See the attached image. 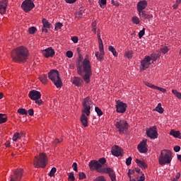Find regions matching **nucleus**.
<instances>
[{"label": "nucleus", "instance_id": "nucleus-1", "mask_svg": "<svg viewBox=\"0 0 181 181\" xmlns=\"http://www.w3.org/2000/svg\"><path fill=\"white\" fill-rule=\"evenodd\" d=\"M76 70L78 74L81 76L85 83L88 84V83H90V78H91V76H93L91 62H90V60L85 58L84 60L79 62L76 65Z\"/></svg>", "mask_w": 181, "mask_h": 181}, {"label": "nucleus", "instance_id": "nucleus-2", "mask_svg": "<svg viewBox=\"0 0 181 181\" xmlns=\"http://www.w3.org/2000/svg\"><path fill=\"white\" fill-rule=\"evenodd\" d=\"M11 59L16 63H25L29 59V50L25 47H18L11 52Z\"/></svg>", "mask_w": 181, "mask_h": 181}, {"label": "nucleus", "instance_id": "nucleus-3", "mask_svg": "<svg viewBox=\"0 0 181 181\" xmlns=\"http://www.w3.org/2000/svg\"><path fill=\"white\" fill-rule=\"evenodd\" d=\"M172 162V151L170 150H162L158 158L159 165H169Z\"/></svg>", "mask_w": 181, "mask_h": 181}, {"label": "nucleus", "instance_id": "nucleus-4", "mask_svg": "<svg viewBox=\"0 0 181 181\" xmlns=\"http://www.w3.org/2000/svg\"><path fill=\"white\" fill-rule=\"evenodd\" d=\"M48 77L52 81V83H54L57 88H62V87H63V82H62V78H60L59 71L56 69H52L48 73Z\"/></svg>", "mask_w": 181, "mask_h": 181}, {"label": "nucleus", "instance_id": "nucleus-5", "mask_svg": "<svg viewBox=\"0 0 181 181\" xmlns=\"http://www.w3.org/2000/svg\"><path fill=\"white\" fill-rule=\"evenodd\" d=\"M47 165V156L45 153H40L38 156H35L33 160V165L35 168H46Z\"/></svg>", "mask_w": 181, "mask_h": 181}, {"label": "nucleus", "instance_id": "nucleus-6", "mask_svg": "<svg viewBox=\"0 0 181 181\" xmlns=\"http://www.w3.org/2000/svg\"><path fill=\"white\" fill-rule=\"evenodd\" d=\"M115 126L120 135L125 134L128 130V122L125 119H116L115 120Z\"/></svg>", "mask_w": 181, "mask_h": 181}, {"label": "nucleus", "instance_id": "nucleus-7", "mask_svg": "<svg viewBox=\"0 0 181 181\" xmlns=\"http://www.w3.org/2000/svg\"><path fill=\"white\" fill-rule=\"evenodd\" d=\"M82 105V113L86 114V117H90V111L93 108V100L89 97L85 98Z\"/></svg>", "mask_w": 181, "mask_h": 181}, {"label": "nucleus", "instance_id": "nucleus-8", "mask_svg": "<svg viewBox=\"0 0 181 181\" xmlns=\"http://www.w3.org/2000/svg\"><path fill=\"white\" fill-rule=\"evenodd\" d=\"M89 168L90 170H95L99 173H103V172H104V169H105V167L103 166V165L98 163V160H92L89 163Z\"/></svg>", "mask_w": 181, "mask_h": 181}, {"label": "nucleus", "instance_id": "nucleus-9", "mask_svg": "<svg viewBox=\"0 0 181 181\" xmlns=\"http://www.w3.org/2000/svg\"><path fill=\"white\" fill-rule=\"evenodd\" d=\"M21 8L24 12H30V10L35 8V4L32 0H25L21 4Z\"/></svg>", "mask_w": 181, "mask_h": 181}, {"label": "nucleus", "instance_id": "nucleus-10", "mask_svg": "<svg viewBox=\"0 0 181 181\" xmlns=\"http://www.w3.org/2000/svg\"><path fill=\"white\" fill-rule=\"evenodd\" d=\"M23 176V170L19 168L13 171V175H11L10 181H21Z\"/></svg>", "mask_w": 181, "mask_h": 181}, {"label": "nucleus", "instance_id": "nucleus-11", "mask_svg": "<svg viewBox=\"0 0 181 181\" xmlns=\"http://www.w3.org/2000/svg\"><path fill=\"white\" fill-rule=\"evenodd\" d=\"M127 103H124L122 101L117 100L116 102V111L119 114H124L127 111Z\"/></svg>", "mask_w": 181, "mask_h": 181}, {"label": "nucleus", "instance_id": "nucleus-12", "mask_svg": "<svg viewBox=\"0 0 181 181\" xmlns=\"http://www.w3.org/2000/svg\"><path fill=\"white\" fill-rule=\"evenodd\" d=\"M146 135L151 139H156L158 138V131H156V127L153 126L148 129H146Z\"/></svg>", "mask_w": 181, "mask_h": 181}, {"label": "nucleus", "instance_id": "nucleus-13", "mask_svg": "<svg viewBox=\"0 0 181 181\" xmlns=\"http://www.w3.org/2000/svg\"><path fill=\"white\" fill-rule=\"evenodd\" d=\"M103 173H108L112 181H117V175L111 168L105 167Z\"/></svg>", "mask_w": 181, "mask_h": 181}, {"label": "nucleus", "instance_id": "nucleus-14", "mask_svg": "<svg viewBox=\"0 0 181 181\" xmlns=\"http://www.w3.org/2000/svg\"><path fill=\"white\" fill-rule=\"evenodd\" d=\"M28 96L30 100H33L35 101V100H40L42 97V93L36 90H33L30 91Z\"/></svg>", "mask_w": 181, "mask_h": 181}, {"label": "nucleus", "instance_id": "nucleus-15", "mask_svg": "<svg viewBox=\"0 0 181 181\" xmlns=\"http://www.w3.org/2000/svg\"><path fill=\"white\" fill-rule=\"evenodd\" d=\"M149 62H151V57L149 56L146 57L143 60H141V71L146 70V69H148V67L151 66V63H149Z\"/></svg>", "mask_w": 181, "mask_h": 181}, {"label": "nucleus", "instance_id": "nucleus-16", "mask_svg": "<svg viewBox=\"0 0 181 181\" xmlns=\"http://www.w3.org/2000/svg\"><path fill=\"white\" fill-rule=\"evenodd\" d=\"M44 57L48 59V57H53L54 56V49L52 47H48L45 49L41 50Z\"/></svg>", "mask_w": 181, "mask_h": 181}, {"label": "nucleus", "instance_id": "nucleus-17", "mask_svg": "<svg viewBox=\"0 0 181 181\" xmlns=\"http://www.w3.org/2000/svg\"><path fill=\"white\" fill-rule=\"evenodd\" d=\"M99 50L100 52L95 53V57L97 60L103 62V60H104V54H105L104 52V45H99Z\"/></svg>", "mask_w": 181, "mask_h": 181}, {"label": "nucleus", "instance_id": "nucleus-18", "mask_svg": "<svg viewBox=\"0 0 181 181\" xmlns=\"http://www.w3.org/2000/svg\"><path fill=\"white\" fill-rule=\"evenodd\" d=\"M139 12V16L140 19H148V21H151L152 18H153V16L148 12L146 11L143 10L141 11H138Z\"/></svg>", "mask_w": 181, "mask_h": 181}, {"label": "nucleus", "instance_id": "nucleus-19", "mask_svg": "<svg viewBox=\"0 0 181 181\" xmlns=\"http://www.w3.org/2000/svg\"><path fill=\"white\" fill-rule=\"evenodd\" d=\"M138 151L140 153H146L148 148H146V140H143L137 147Z\"/></svg>", "mask_w": 181, "mask_h": 181}, {"label": "nucleus", "instance_id": "nucleus-20", "mask_svg": "<svg viewBox=\"0 0 181 181\" xmlns=\"http://www.w3.org/2000/svg\"><path fill=\"white\" fill-rule=\"evenodd\" d=\"M123 150L118 146L112 148L111 153L114 156H122Z\"/></svg>", "mask_w": 181, "mask_h": 181}, {"label": "nucleus", "instance_id": "nucleus-21", "mask_svg": "<svg viewBox=\"0 0 181 181\" xmlns=\"http://www.w3.org/2000/svg\"><path fill=\"white\" fill-rule=\"evenodd\" d=\"M146 6H148V1L146 0L139 1L137 4V12L145 11Z\"/></svg>", "mask_w": 181, "mask_h": 181}, {"label": "nucleus", "instance_id": "nucleus-22", "mask_svg": "<svg viewBox=\"0 0 181 181\" xmlns=\"http://www.w3.org/2000/svg\"><path fill=\"white\" fill-rule=\"evenodd\" d=\"M8 1L6 0H0V13L2 15L6 12Z\"/></svg>", "mask_w": 181, "mask_h": 181}, {"label": "nucleus", "instance_id": "nucleus-23", "mask_svg": "<svg viewBox=\"0 0 181 181\" xmlns=\"http://www.w3.org/2000/svg\"><path fill=\"white\" fill-rule=\"evenodd\" d=\"M80 121L83 127H88V117L86 116V113L81 114Z\"/></svg>", "mask_w": 181, "mask_h": 181}, {"label": "nucleus", "instance_id": "nucleus-24", "mask_svg": "<svg viewBox=\"0 0 181 181\" xmlns=\"http://www.w3.org/2000/svg\"><path fill=\"white\" fill-rule=\"evenodd\" d=\"M72 83L76 86V87H81L83 84V80L78 77H74Z\"/></svg>", "mask_w": 181, "mask_h": 181}, {"label": "nucleus", "instance_id": "nucleus-25", "mask_svg": "<svg viewBox=\"0 0 181 181\" xmlns=\"http://www.w3.org/2000/svg\"><path fill=\"white\" fill-rule=\"evenodd\" d=\"M135 162L141 169H146V168H148V165H146L145 162L140 160L139 159H136Z\"/></svg>", "mask_w": 181, "mask_h": 181}, {"label": "nucleus", "instance_id": "nucleus-26", "mask_svg": "<svg viewBox=\"0 0 181 181\" xmlns=\"http://www.w3.org/2000/svg\"><path fill=\"white\" fill-rule=\"evenodd\" d=\"M170 135H172L173 136H174V138H179L180 139H181L180 131H175L174 129H172L170 132Z\"/></svg>", "mask_w": 181, "mask_h": 181}, {"label": "nucleus", "instance_id": "nucleus-27", "mask_svg": "<svg viewBox=\"0 0 181 181\" xmlns=\"http://www.w3.org/2000/svg\"><path fill=\"white\" fill-rule=\"evenodd\" d=\"M42 22L43 24L42 28H47V29H50V28H52V24H50L46 18H42Z\"/></svg>", "mask_w": 181, "mask_h": 181}, {"label": "nucleus", "instance_id": "nucleus-28", "mask_svg": "<svg viewBox=\"0 0 181 181\" xmlns=\"http://www.w3.org/2000/svg\"><path fill=\"white\" fill-rule=\"evenodd\" d=\"M39 80H40L41 83H42V84H46L47 83V75H41L39 77Z\"/></svg>", "mask_w": 181, "mask_h": 181}, {"label": "nucleus", "instance_id": "nucleus-29", "mask_svg": "<svg viewBox=\"0 0 181 181\" xmlns=\"http://www.w3.org/2000/svg\"><path fill=\"white\" fill-rule=\"evenodd\" d=\"M6 121H8V117L5 115L0 113V124H5Z\"/></svg>", "mask_w": 181, "mask_h": 181}, {"label": "nucleus", "instance_id": "nucleus-30", "mask_svg": "<svg viewBox=\"0 0 181 181\" xmlns=\"http://www.w3.org/2000/svg\"><path fill=\"white\" fill-rule=\"evenodd\" d=\"M156 111L159 112L160 114H163V107H162V104L158 103L157 107H156Z\"/></svg>", "mask_w": 181, "mask_h": 181}, {"label": "nucleus", "instance_id": "nucleus-31", "mask_svg": "<svg viewBox=\"0 0 181 181\" xmlns=\"http://www.w3.org/2000/svg\"><path fill=\"white\" fill-rule=\"evenodd\" d=\"M98 43L99 46H104L103 44V40H101V30H98Z\"/></svg>", "mask_w": 181, "mask_h": 181}, {"label": "nucleus", "instance_id": "nucleus-32", "mask_svg": "<svg viewBox=\"0 0 181 181\" xmlns=\"http://www.w3.org/2000/svg\"><path fill=\"white\" fill-rule=\"evenodd\" d=\"M172 93H173V94H174V95H175V97H177V98H178L179 100H181V93L180 92L177 91V90H176V89H173Z\"/></svg>", "mask_w": 181, "mask_h": 181}, {"label": "nucleus", "instance_id": "nucleus-33", "mask_svg": "<svg viewBox=\"0 0 181 181\" xmlns=\"http://www.w3.org/2000/svg\"><path fill=\"white\" fill-rule=\"evenodd\" d=\"M108 50L112 52V54L113 56H115V57H117V56H118V53L117 52V50H115V48H114V47L111 45L109 46Z\"/></svg>", "mask_w": 181, "mask_h": 181}, {"label": "nucleus", "instance_id": "nucleus-34", "mask_svg": "<svg viewBox=\"0 0 181 181\" xmlns=\"http://www.w3.org/2000/svg\"><path fill=\"white\" fill-rule=\"evenodd\" d=\"M151 60H153V62H156L159 57H160V55L159 54H152L151 55Z\"/></svg>", "mask_w": 181, "mask_h": 181}, {"label": "nucleus", "instance_id": "nucleus-35", "mask_svg": "<svg viewBox=\"0 0 181 181\" xmlns=\"http://www.w3.org/2000/svg\"><path fill=\"white\" fill-rule=\"evenodd\" d=\"M18 114L21 115H28V111H26L24 108H20L18 110Z\"/></svg>", "mask_w": 181, "mask_h": 181}, {"label": "nucleus", "instance_id": "nucleus-36", "mask_svg": "<svg viewBox=\"0 0 181 181\" xmlns=\"http://www.w3.org/2000/svg\"><path fill=\"white\" fill-rule=\"evenodd\" d=\"M98 4L100 8H105L107 5V0H98Z\"/></svg>", "mask_w": 181, "mask_h": 181}, {"label": "nucleus", "instance_id": "nucleus-37", "mask_svg": "<svg viewBox=\"0 0 181 181\" xmlns=\"http://www.w3.org/2000/svg\"><path fill=\"white\" fill-rule=\"evenodd\" d=\"M18 139H21V134L19 133H15L13 136V141L14 142H16Z\"/></svg>", "mask_w": 181, "mask_h": 181}, {"label": "nucleus", "instance_id": "nucleus-38", "mask_svg": "<svg viewBox=\"0 0 181 181\" xmlns=\"http://www.w3.org/2000/svg\"><path fill=\"white\" fill-rule=\"evenodd\" d=\"M133 23H135V25H139L140 21L139 18L137 16H134L132 19Z\"/></svg>", "mask_w": 181, "mask_h": 181}, {"label": "nucleus", "instance_id": "nucleus-39", "mask_svg": "<svg viewBox=\"0 0 181 181\" xmlns=\"http://www.w3.org/2000/svg\"><path fill=\"white\" fill-rule=\"evenodd\" d=\"M36 30L37 29L35 28V27H31L28 29L30 35H35V33H36Z\"/></svg>", "mask_w": 181, "mask_h": 181}, {"label": "nucleus", "instance_id": "nucleus-40", "mask_svg": "<svg viewBox=\"0 0 181 181\" xmlns=\"http://www.w3.org/2000/svg\"><path fill=\"white\" fill-rule=\"evenodd\" d=\"M57 170V169H56V168H52L49 173V176H50V177H53V176H54V173H56V171Z\"/></svg>", "mask_w": 181, "mask_h": 181}, {"label": "nucleus", "instance_id": "nucleus-41", "mask_svg": "<svg viewBox=\"0 0 181 181\" xmlns=\"http://www.w3.org/2000/svg\"><path fill=\"white\" fill-rule=\"evenodd\" d=\"M95 111L98 117H101V115H103V111H101V109H100L98 107H95Z\"/></svg>", "mask_w": 181, "mask_h": 181}, {"label": "nucleus", "instance_id": "nucleus-42", "mask_svg": "<svg viewBox=\"0 0 181 181\" xmlns=\"http://www.w3.org/2000/svg\"><path fill=\"white\" fill-rule=\"evenodd\" d=\"M98 163H100V165H105V163H107V160L105 159V158H100L98 160Z\"/></svg>", "mask_w": 181, "mask_h": 181}, {"label": "nucleus", "instance_id": "nucleus-43", "mask_svg": "<svg viewBox=\"0 0 181 181\" xmlns=\"http://www.w3.org/2000/svg\"><path fill=\"white\" fill-rule=\"evenodd\" d=\"M161 53H163V54H166L169 52V48L168 47H162L160 48Z\"/></svg>", "mask_w": 181, "mask_h": 181}, {"label": "nucleus", "instance_id": "nucleus-44", "mask_svg": "<svg viewBox=\"0 0 181 181\" xmlns=\"http://www.w3.org/2000/svg\"><path fill=\"white\" fill-rule=\"evenodd\" d=\"M63 27V24L62 23H57L55 24V30H59Z\"/></svg>", "mask_w": 181, "mask_h": 181}, {"label": "nucleus", "instance_id": "nucleus-45", "mask_svg": "<svg viewBox=\"0 0 181 181\" xmlns=\"http://www.w3.org/2000/svg\"><path fill=\"white\" fill-rule=\"evenodd\" d=\"M144 35H145V28H143L139 33V39H142L144 37Z\"/></svg>", "mask_w": 181, "mask_h": 181}, {"label": "nucleus", "instance_id": "nucleus-46", "mask_svg": "<svg viewBox=\"0 0 181 181\" xmlns=\"http://www.w3.org/2000/svg\"><path fill=\"white\" fill-rule=\"evenodd\" d=\"M145 86H147V87H150V88H156V86L153 85L152 83L149 82H144Z\"/></svg>", "mask_w": 181, "mask_h": 181}, {"label": "nucleus", "instance_id": "nucleus-47", "mask_svg": "<svg viewBox=\"0 0 181 181\" xmlns=\"http://www.w3.org/2000/svg\"><path fill=\"white\" fill-rule=\"evenodd\" d=\"M68 180L69 181H74V180H76V178L74 177V175L73 174V173H71L69 174Z\"/></svg>", "mask_w": 181, "mask_h": 181}, {"label": "nucleus", "instance_id": "nucleus-48", "mask_svg": "<svg viewBox=\"0 0 181 181\" xmlns=\"http://www.w3.org/2000/svg\"><path fill=\"white\" fill-rule=\"evenodd\" d=\"M132 162V157L130 156L126 159V165L127 166H129V165H131Z\"/></svg>", "mask_w": 181, "mask_h": 181}, {"label": "nucleus", "instance_id": "nucleus-49", "mask_svg": "<svg viewBox=\"0 0 181 181\" xmlns=\"http://www.w3.org/2000/svg\"><path fill=\"white\" fill-rule=\"evenodd\" d=\"M78 176H79L80 180H83V179H86V174L84 173H79Z\"/></svg>", "mask_w": 181, "mask_h": 181}, {"label": "nucleus", "instance_id": "nucleus-50", "mask_svg": "<svg viewBox=\"0 0 181 181\" xmlns=\"http://www.w3.org/2000/svg\"><path fill=\"white\" fill-rule=\"evenodd\" d=\"M66 57H68L69 59H71V57H73V52L67 51L66 52Z\"/></svg>", "mask_w": 181, "mask_h": 181}, {"label": "nucleus", "instance_id": "nucleus-51", "mask_svg": "<svg viewBox=\"0 0 181 181\" xmlns=\"http://www.w3.org/2000/svg\"><path fill=\"white\" fill-rule=\"evenodd\" d=\"M125 56L127 57L128 59L132 58V52L131 51H129L125 53Z\"/></svg>", "mask_w": 181, "mask_h": 181}, {"label": "nucleus", "instance_id": "nucleus-52", "mask_svg": "<svg viewBox=\"0 0 181 181\" xmlns=\"http://www.w3.org/2000/svg\"><path fill=\"white\" fill-rule=\"evenodd\" d=\"M155 89L158 90L159 91H161V93H165L166 91V89L158 87V86H156Z\"/></svg>", "mask_w": 181, "mask_h": 181}, {"label": "nucleus", "instance_id": "nucleus-53", "mask_svg": "<svg viewBox=\"0 0 181 181\" xmlns=\"http://www.w3.org/2000/svg\"><path fill=\"white\" fill-rule=\"evenodd\" d=\"M72 42H74V43H78V37H72L71 38Z\"/></svg>", "mask_w": 181, "mask_h": 181}, {"label": "nucleus", "instance_id": "nucleus-54", "mask_svg": "<svg viewBox=\"0 0 181 181\" xmlns=\"http://www.w3.org/2000/svg\"><path fill=\"white\" fill-rule=\"evenodd\" d=\"M35 104H37L38 105H42L43 104V100H35Z\"/></svg>", "mask_w": 181, "mask_h": 181}, {"label": "nucleus", "instance_id": "nucleus-55", "mask_svg": "<svg viewBox=\"0 0 181 181\" xmlns=\"http://www.w3.org/2000/svg\"><path fill=\"white\" fill-rule=\"evenodd\" d=\"M72 168L75 172H77V163H74L72 165Z\"/></svg>", "mask_w": 181, "mask_h": 181}, {"label": "nucleus", "instance_id": "nucleus-56", "mask_svg": "<svg viewBox=\"0 0 181 181\" xmlns=\"http://www.w3.org/2000/svg\"><path fill=\"white\" fill-rule=\"evenodd\" d=\"M63 140L62 139L61 140H59V139H56L54 141V145H57V144H60V142H62Z\"/></svg>", "mask_w": 181, "mask_h": 181}, {"label": "nucleus", "instance_id": "nucleus-57", "mask_svg": "<svg viewBox=\"0 0 181 181\" xmlns=\"http://www.w3.org/2000/svg\"><path fill=\"white\" fill-rule=\"evenodd\" d=\"M28 112L29 115H30V117H33V115L35 114L33 109L28 110Z\"/></svg>", "mask_w": 181, "mask_h": 181}, {"label": "nucleus", "instance_id": "nucleus-58", "mask_svg": "<svg viewBox=\"0 0 181 181\" xmlns=\"http://www.w3.org/2000/svg\"><path fill=\"white\" fill-rule=\"evenodd\" d=\"M76 1L77 0H65V2H66V4H74Z\"/></svg>", "mask_w": 181, "mask_h": 181}, {"label": "nucleus", "instance_id": "nucleus-59", "mask_svg": "<svg viewBox=\"0 0 181 181\" xmlns=\"http://www.w3.org/2000/svg\"><path fill=\"white\" fill-rule=\"evenodd\" d=\"M174 151H175V152H179V151H180V146H175L174 147Z\"/></svg>", "mask_w": 181, "mask_h": 181}, {"label": "nucleus", "instance_id": "nucleus-60", "mask_svg": "<svg viewBox=\"0 0 181 181\" xmlns=\"http://www.w3.org/2000/svg\"><path fill=\"white\" fill-rule=\"evenodd\" d=\"M145 180V175L141 173V176L140 177V179L139 181H144Z\"/></svg>", "mask_w": 181, "mask_h": 181}, {"label": "nucleus", "instance_id": "nucleus-61", "mask_svg": "<svg viewBox=\"0 0 181 181\" xmlns=\"http://www.w3.org/2000/svg\"><path fill=\"white\" fill-rule=\"evenodd\" d=\"M77 16H78V18H83V12L82 11L78 12Z\"/></svg>", "mask_w": 181, "mask_h": 181}, {"label": "nucleus", "instance_id": "nucleus-62", "mask_svg": "<svg viewBox=\"0 0 181 181\" xmlns=\"http://www.w3.org/2000/svg\"><path fill=\"white\" fill-rule=\"evenodd\" d=\"M42 30L45 33H47V32H49V30H47V28H46V27H42Z\"/></svg>", "mask_w": 181, "mask_h": 181}, {"label": "nucleus", "instance_id": "nucleus-63", "mask_svg": "<svg viewBox=\"0 0 181 181\" xmlns=\"http://www.w3.org/2000/svg\"><path fill=\"white\" fill-rule=\"evenodd\" d=\"M134 173H135V170H129L128 174L134 175Z\"/></svg>", "mask_w": 181, "mask_h": 181}, {"label": "nucleus", "instance_id": "nucleus-64", "mask_svg": "<svg viewBox=\"0 0 181 181\" xmlns=\"http://www.w3.org/2000/svg\"><path fill=\"white\" fill-rule=\"evenodd\" d=\"M175 179L177 180H178V179H180V173H177L176 176H175Z\"/></svg>", "mask_w": 181, "mask_h": 181}]
</instances>
